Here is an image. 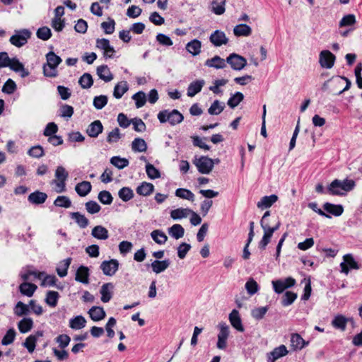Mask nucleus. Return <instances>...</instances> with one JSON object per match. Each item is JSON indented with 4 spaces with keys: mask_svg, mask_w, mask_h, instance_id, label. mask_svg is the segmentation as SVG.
I'll use <instances>...</instances> for the list:
<instances>
[{
    "mask_svg": "<svg viewBox=\"0 0 362 362\" xmlns=\"http://www.w3.org/2000/svg\"><path fill=\"white\" fill-rule=\"evenodd\" d=\"M355 187V182L352 180H334L327 187V192L331 195L342 196L350 192Z\"/></svg>",
    "mask_w": 362,
    "mask_h": 362,
    "instance_id": "1",
    "label": "nucleus"
},
{
    "mask_svg": "<svg viewBox=\"0 0 362 362\" xmlns=\"http://www.w3.org/2000/svg\"><path fill=\"white\" fill-rule=\"evenodd\" d=\"M47 63L43 66V73L47 77H56L58 74L57 68L62 62L60 57L54 52H49L46 54Z\"/></svg>",
    "mask_w": 362,
    "mask_h": 362,
    "instance_id": "2",
    "label": "nucleus"
},
{
    "mask_svg": "<svg viewBox=\"0 0 362 362\" xmlns=\"http://www.w3.org/2000/svg\"><path fill=\"white\" fill-rule=\"evenodd\" d=\"M158 119L160 123L169 122L172 126L181 123L184 116L177 110H164L158 114Z\"/></svg>",
    "mask_w": 362,
    "mask_h": 362,
    "instance_id": "3",
    "label": "nucleus"
},
{
    "mask_svg": "<svg viewBox=\"0 0 362 362\" xmlns=\"http://www.w3.org/2000/svg\"><path fill=\"white\" fill-rule=\"evenodd\" d=\"M69 176L68 172L63 166H58L55 170L56 180L53 181L55 184V191L58 193L66 190V180Z\"/></svg>",
    "mask_w": 362,
    "mask_h": 362,
    "instance_id": "4",
    "label": "nucleus"
},
{
    "mask_svg": "<svg viewBox=\"0 0 362 362\" xmlns=\"http://www.w3.org/2000/svg\"><path fill=\"white\" fill-rule=\"evenodd\" d=\"M9 67L11 70L18 71L23 65L16 58H10L6 52H0V69Z\"/></svg>",
    "mask_w": 362,
    "mask_h": 362,
    "instance_id": "5",
    "label": "nucleus"
},
{
    "mask_svg": "<svg viewBox=\"0 0 362 362\" xmlns=\"http://www.w3.org/2000/svg\"><path fill=\"white\" fill-rule=\"evenodd\" d=\"M193 163L202 174H209L214 168V161L207 156L195 158Z\"/></svg>",
    "mask_w": 362,
    "mask_h": 362,
    "instance_id": "6",
    "label": "nucleus"
},
{
    "mask_svg": "<svg viewBox=\"0 0 362 362\" xmlns=\"http://www.w3.org/2000/svg\"><path fill=\"white\" fill-rule=\"evenodd\" d=\"M226 63L228 64L234 71H241L247 66V59L235 53L229 54L226 59Z\"/></svg>",
    "mask_w": 362,
    "mask_h": 362,
    "instance_id": "7",
    "label": "nucleus"
},
{
    "mask_svg": "<svg viewBox=\"0 0 362 362\" xmlns=\"http://www.w3.org/2000/svg\"><path fill=\"white\" fill-rule=\"evenodd\" d=\"M340 272L347 275L350 269H359L360 265L354 259V255L349 253L343 256V262L340 263Z\"/></svg>",
    "mask_w": 362,
    "mask_h": 362,
    "instance_id": "8",
    "label": "nucleus"
},
{
    "mask_svg": "<svg viewBox=\"0 0 362 362\" xmlns=\"http://www.w3.org/2000/svg\"><path fill=\"white\" fill-rule=\"evenodd\" d=\"M219 333L218 334L217 348L225 349L227 346V339L230 334L229 326L226 322L218 324Z\"/></svg>",
    "mask_w": 362,
    "mask_h": 362,
    "instance_id": "9",
    "label": "nucleus"
},
{
    "mask_svg": "<svg viewBox=\"0 0 362 362\" xmlns=\"http://www.w3.org/2000/svg\"><path fill=\"white\" fill-rule=\"evenodd\" d=\"M336 57L329 50H322L319 54V64L322 68L329 69L333 67Z\"/></svg>",
    "mask_w": 362,
    "mask_h": 362,
    "instance_id": "10",
    "label": "nucleus"
},
{
    "mask_svg": "<svg viewBox=\"0 0 362 362\" xmlns=\"http://www.w3.org/2000/svg\"><path fill=\"white\" fill-rule=\"evenodd\" d=\"M272 285L274 291L276 293H281L286 288H291L296 284V280L292 277H288L285 279L272 281Z\"/></svg>",
    "mask_w": 362,
    "mask_h": 362,
    "instance_id": "11",
    "label": "nucleus"
},
{
    "mask_svg": "<svg viewBox=\"0 0 362 362\" xmlns=\"http://www.w3.org/2000/svg\"><path fill=\"white\" fill-rule=\"evenodd\" d=\"M119 268V262L115 259L102 262L100 269L106 276H113Z\"/></svg>",
    "mask_w": 362,
    "mask_h": 362,
    "instance_id": "12",
    "label": "nucleus"
},
{
    "mask_svg": "<svg viewBox=\"0 0 362 362\" xmlns=\"http://www.w3.org/2000/svg\"><path fill=\"white\" fill-rule=\"evenodd\" d=\"M96 47L103 51L104 57L112 58L115 50V48L110 45L108 40L102 38L96 40Z\"/></svg>",
    "mask_w": 362,
    "mask_h": 362,
    "instance_id": "13",
    "label": "nucleus"
},
{
    "mask_svg": "<svg viewBox=\"0 0 362 362\" xmlns=\"http://www.w3.org/2000/svg\"><path fill=\"white\" fill-rule=\"evenodd\" d=\"M209 41L215 47H221L228 44V38L223 31L216 30L210 35Z\"/></svg>",
    "mask_w": 362,
    "mask_h": 362,
    "instance_id": "14",
    "label": "nucleus"
},
{
    "mask_svg": "<svg viewBox=\"0 0 362 362\" xmlns=\"http://www.w3.org/2000/svg\"><path fill=\"white\" fill-rule=\"evenodd\" d=\"M309 344L308 341H305L303 337L297 333L291 334V347L293 351H300Z\"/></svg>",
    "mask_w": 362,
    "mask_h": 362,
    "instance_id": "15",
    "label": "nucleus"
},
{
    "mask_svg": "<svg viewBox=\"0 0 362 362\" xmlns=\"http://www.w3.org/2000/svg\"><path fill=\"white\" fill-rule=\"evenodd\" d=\"M228 320L233 328L240 332H244L245 329L242 324V320L240 318L239 312L237 310L234 309L231 311V313L229 314Z\"/></svg>",
    "mask_w": 362,
    "mask_h": 362,
    "instance_id": "16",
    "label": "nucleus"
},
{
    "mask_svg": "<svg viewBox=\"0 0 362 362\" xmlns=\"http://www.w3.org/2000/svg\"><path fill=\"white\" fill-rule=\"evenodd\" d=\"M264 234L261 239V240L259 243V247L262 250H264L267 245L270 243L271 238L274 234V231L270 228V226H261Z\"/></svg>",
    "mask_w": 362,
    "mask_h": 362,
    "instance_id": "17",
    "label": "nucleus"
},
{
    "mask_svg": "<svg viewBox=\"0 0 362 362\" xmlns=\"http://www.w3.org/2000/svg\"><path fill=\"white\" fill-rule=\"evenodd\" d=\"M350 321H352V318H348L343 315L339 314L334 316L332 321V325L341 331H345L346 325Z\"/></svg>",
    "mask_w": 362,
    "mask_h": 362,
    "instance_id": "18",
    "label": "nucleus"
},
{
    "mask_svg": "<svg viewBox=\"0 0 362 362\" xmlns=\"http://www.w3.org/2000/svg\"><path fill=\"white\" fill-rule=\"evenodd\" d=\"M204 64L208 67L214 68L216 69H224L226 66V59L218 55L206 60Z\"/></svg>",
    "mask_w": 362,
    "mask_h": 362,
    "instance_id": "19",
    "label": "nucleus"
},
{
    "mask_svg": "<svg viewBox=\"0 0 362 362\" xmlns=\"http://www.w3.org/2000/svg\"><path fill=\"white\" fill-rule=\"evenodd\" d=\"M103 126L100 120H95L90 123L87 129L86 133L88 135L93 138H96L103 132Z\"/></svg>",
    "mask_w": 362,
    "mask_h": 362,
    "instance_id": "20",
    "label": "nucleus"
},
{
    "mask_svg": "<svg viewBox=\"0 0 362 362\" xmlns=\"http://www.w3.org/2000/svg\"><path fill=\"white\" fill-rule=\"evenodd\" d=\"M114 285L112 283L104 284L100 291L101 294V300L103 303L109 302L112 297Z\"/></svg>",
    "mask_w": 362,
    "mask_h": 362,
    "instance_id": "21",
    "label": "nucleus"
},
{
    "mask_svg": "<svg viewBox=\"0 0 362 362\" xmlns=\"http://www.w3.org/2000/svg\"><path fill=\"white\" fill-rule=\"evenodd\" d=\"M277 200L278 196L276 194L264 196L257 202V206L263 210L271 207Z\"/></svg>",
    "mask_w": 362,
    "mask_h": 362,
    "instance_id": "22",
    "label": "nucleus"
},
{
    "mask_svg": "<svg viewBox=\"0 0 362 362\" xmlns=\"http://www.w3.org/2000/svg\"><path fill=\"white\" fill-rule=\"evenodd\" d=\"M186 50L192 56H197L202 52V42L199 40L194 39L186 45Z\"/></svg>",
    "mask_w": 362,
    "mask_h": 362,
    "instance_id": "23",
    "label": "nucleus"
},
{
    "mask_svg": "<svg viewBox=\"0 0 362 362\" xmlns=\"http://www.w3.org/2000/svg\"><path fill=\"white\" fill-rule=\"evenodd\" d=\"M204 83L205 82L203 79L197 80L192 82L187 88V95L191 98L194 97L196 94L202 90Z\"/></svg>",
    "mask_w": 362,
    "mask_h": 362,
    "instance_id": "24",
    "label": "nucleus"
},
{
    "mask_svg": "<svg viewBox=\"0 0 362 362\" xmlns=\"http://www.w3.org/2000/svg\"><path fill=\"white\" fill-rule=\"evenodd\" d=\"M97 74L105 82H110L113 79V75L107 65L99 66L97 68Z\"/></svg>",
    "mask_w": 362,
    "mask_h": 362,
    "instance_id": "25",
    "label": "nucleus"
},
{
    "mask_svg": "<svg viewBox=\"0 0 362 362\" xmlns=\"http://www.w3.org/2000/svg\"><path fill=\"white\" fill-rule=\"evenodd\" d=\"M89 270L85 266H81L76 271L75 280L84 284H88Z\"/></svg>",
    "mask_w": 362,
    "mask_h": 362,
    "instance_id": "26",
    "label": "nucleus"
},
{
    "mask_svg": "<svg viewBox=\"0 0 362 362\" xmlns=\"http://www.w3.org/2000/svg\"><path fill=\"white\" fill-rule=\"evenodd\" d=\"M91 235L98 240H105L108 238L109 233L108 230L105 227L96 226L92 229Z\"/></svg>",
    "mask_w": 362,
    "mask_h": 362,
    "instance_id": "27",
    "label": "nucleus"
},
{
    "mask_svg": "<svg viewBox=\"0 0 362 362\" xmlns=\"http://www.w3.org/2000/svg\"><path fill=\"white\" fill-rule=\"evenodd\" d=\"M233 33L236 37H248L252 34V28L246 24H239L233 28Z\"/></svg>",
    "mask_w": 362,
    "mask_h": 362,
    "instance_id": "28",
    "label": "nucleus"
},
{
    "mask_svg": "<svg viewBox=\"0 0 362 362\" xmlns=\"http://www.w3.org/2000/svg\"><path fill=\"white\" fill-rule=\"evenodd\" d=\"M90 317L95 322L102 320L105 317V312L102 307L93 306L89 311Z\"/></svg>",
    "mask_w": 362,
    "mask_h": 362,
    "instance_id": "29",
    "label": "nucleus"
},
{
    "mask_svg": "<svg viewBox=\"0 0 362 362\" xmlns=\"http://www.w3.org/2000/svg\"><path fill=\"white\" fill-rule=\"evenodd\" d=\"M154 191V185L150 182H143L139 185L136 192L138 194L144 197L150 195Z\"/></svg>",
    "mask_w": 362,
    "mask_h": 362,
    "instance_id": "30",
    "label": "nucleus"
},
{
    "mask_svg": "<svg viewBox=\"0 0 362 362\" xmlns=\"http://www.w3.org/2000/svg\"><path fill=\"white\" fill-rule=\"evenodd\" d=\"M42 336V332H37L35 334L30 335L24 341V346L26 347L30 353L33 352L35 348L37 340Z\"/></svg>",
    "mask_w": 362,
    "mask_h": 362,
    "instance_id": "31",
    "label": "nucleus"
},
{
    "mask_svg": "<svg viewBox=\"0 0 362 362\" xmlns=\"http://www.w3.org/2000/svg\"><path fill=\"white\" fill-rule=\"evenodd\" d=\"M47 198V194L40 191H35L28 196V201L33 204H43Z\"/></svg>",
    "mask_w": 362,
    "mask_h": 362,
    "instance_id": "32",
    "label": "nucleus"
},
{
    "mask_svg": "<svg viewBox=\"0 0 362 362\" xmlns=\"http://www.w3.org/2000/svg\"><path fill=\"white\" fill-rule=\"evenodd\" d=\"M91 184L88 181H82L75 187V190L80 197L86 196L91 191Z\"/></svg>",
    "mask_w": 362,
    "mask_h": 362,
    "instance_id": "33",
    "label": "nucleus"
},
{
    "mask_svg": "<svg viewBox=\"0 0 362 362\" xmlns=\"http://www.w3.org/2000/svg\"><path fill=\"white\" fill-rule=\"evenodd\" d=\"M169 265V259H164L161 261L155 260L151 264L153 272L156 274H160L164 272L168 268Z\"/></svg>",
    "mask_w": 362,
    "mask_h": 362,
    "instance_id": "34",
    "label": "nucleus"
},
{
    "mask_svg": "<svg viewBox=\"0 0 362 362\" xmlns=\"http://www.w3.org/2000/svg\"><path fill=\"white\" fill-rule=\"evenodd\" d=\"M192 210L188 208H178L170 211V217L173 220H180L189 216Z\"/></svg>",
    "mask_w": 362,
    "mask_h": 362,
    "instance_id": "35",
    "label": "nucleus"
},
{
    "mask_svg": "<svg viewBox=\"0 0 362 362\" xmlns=\"http://www.w3.org/2000/svg\"><path fill=\"white\" fill-rule=\"evenodd\" d=\"M128 83L125 81H122L117 83L114 88L113 96L117 98H121L124 94L128 90Z\"/></svg>",
    "mask_w": 362,
    "mask_h": 362,
    "instance_id": "36",
    "label": "nucleus"
},
{
    "mask_svg": "<svg viewBox=\"0 0 362 362\" xmlns=\"http://www.w3.org/2000/svg\"><path fill=\"white\" fill-rule=\"evenodd\" d=\"M323 208L326 211L335 216H341L344 211V208L341 205L333 204L329 202L324 204Z\"/></svg>",
    "mask_w": 362,
    "mask_h": 362,
    "instance_id": "37",
    "label": "nucleus"
},
{
    "mask_svg": "<svg viewBox=\"0 0 362 362\" xmlns=\"http://www.w3.org/2000/svg\"><path fill=\"white\" fill-rule=\"evenodd\" d=\"M168 234L172 238L178 240L185 235V229L180 224H174L168 229Z\"/></svg>",
    "mask_w": 362,
    "mask_h": 362,
    "instance_id": "38",
    "label": "nucleus"
},
{
    "mask_svg": "<svg viewBox=\"0 0 362 362\" xmlns=\"http://www.w3.org/2000/svg\"><path fill=\"white\" fill-rule=\"evenodd\" d=\"M70 216L81 228H85L89 224L88 219L79 212H72L70 214Z\"/></svg>",
    "mask_w": 362,
    "mask_h": 362,
    "instance_id": "39",
    "label": "nucleus"
},
{
    "mask_svg": "<svg viewBox=\"0 0 362 362\" xmlns=\"http://www.w3.org/2000/svg\"><path fill=\"white\" fill-rule=\"evenodd\" d=\"M151 237L158 245H164L168 240V236L163 230L159 229L153 230L151 233Z\"/></svg>",
    "mask_w": 362,
    "mask_h": 362,
    "instance_id": "40",
    "label": "nucleus"
},
{
    "mask_svg": "<svg viewBox=\"0 0 362 362\" xmlns=\"http://www.w3.org/2000/svg\"><path fill=\"white\" fill-rule=\"evenodd\" d=\"M288 353L287 348L285 345H281L276 348H275L271 353L269 359L274 362L278 358L286 356Z\"/></svg>",
    "mask_w": 362,
    "mask_h": 362,
    "instance_id": "41",
    "label": "nucleus"
},
{
    "mask_svg": "<svg viewBox=\"0 0 362 362\" xmlns=\"http://www.w3.org/2000/svg\"><path fill=\"white\" fill-rule=\"evenodd\" d=\"M86 320L82 315H78L69 320V327L73 329H81L86 326Z\"/></svg>",
    "mask_w": 362,
    "mask_h": 362,
    "instance_id": "42",
    "label": "nucleus"
},
{
    "mask_svg": "<svg viewBox=\"0 0 362 362\" xmlns=\"http://www.w3.org/2000/svg\"><path fill=\"white\" fill-rule=\"evenodd\" d=\"M71 262V259L69 257L59 263L57 267V272L60 277H64L67 275V270L70 266Z\"/></svg>",
    "mask_w": 362,
    "mask_h": 362,
    "instance_id": "43",
    "label": "nucleus"
},
{
    "mask_svg": "<svg viewBox=\"0 0 362 362\" xmlns=\"http://www.w3.org/2000/svg\"><path fill=\"white\" fill-rule=\"evenodd\" d=\"M132 149L134 152H145L147 150V144L144 139L136 138L132 143Z\"/></svg>",
    "mask_w": 362,
    "mask_h": 362,
    "instance_id": "44",
    "label": "nucleus"
},
{
    "mask_svg": "<svg viewBox=\"0 0 362 362\" xmlns=\"http://www.w3.org/2000/svg\"><path fill=\"white\" fill-rule=\"evenodd\" d=\"M28 312H33V313L40 315L42 313V308L41 305L36 304L35 300H31L28 305L24 304V315Z\"/></svg>",
    "mask_w": 362,
    "mask_h": 362,
    "instance_id": "45",
    "label": "nucleus"
},
{
    "mask_svg": "<svg viewBox=\"0 0 362 362\" xmlns=\"http://www.w3.org/2000/svg\"><path fill=\"white\" fill-rule=\"evenodd\" d=\"M175 196L191 202L194 201V194L189 189L185 188H178L175 191Z\"/></svg>",
    "mask_w": 362,
    "mask_h": 362,
    "instance_id": "46",
    "label": "nucleus"
},
{
    "mask_svg": "<svg viewBox=\"0 0 362 362\" xmlns=\"http://www.w3.org/2000/svg\"><path fill=\"white\" fill-rule=\"evenodd\" d=\"M78 83L83 89L90 88L93 83L92 76L88 73L83 74L78 80Z\"/></svg>",
    "mask_w": 362,
    "mask_h": 362,
    "instance_id": "47",
    "label": "nucleus"
},
{
    "mask_svg": "<svg viewBox=\"0 0 362 362\" xmlns=\"http://www.w3.org/2000/svg\"><path fill=\"white\" fill-rule=\"evenodd\" d=\"M110 163L117 168L122 170L129 165V160L125 158L113 156L110 158Z\"/></svg>",
    "mask_w": 362,
    "mask_h": 362,
    "instance_id": "48",
    "label": "nucleus"
},
{
    "mask_svg": "<svg viewBox=\"0 0 362 362\" xmlns=\"http://www.w3.org/2000/svg\"><path fill=\"white\" fill-rule=\"evenodd\" d=\"M245 287L250 296H253L259 291V285L253 278H250L247 281Z\"/></svg>",
    "mask_w": 362,
    "mask_h": 362,
    "instance_id": "49",
    "label": "nucleus"
},
{
    "mask_svg": "<svg viewBox=\"0 0 362 362\" xmlns=\"http://www.w3.org/2000/svg\"><path fill=\"white\" fill-rule=\"evenodd\" d=\"M132 99L135 101L136 108L142 107L146 103V95L143 91H139L134 94Z\"/></svg>",
    "mask_w": 362,
    "mask_h": 362,
    "instance_id": "50",
    "label": "nucleus"
},
{
    "mask_svg": "<svg viewBox=\"0 0 362 362\" xmlns=\"http://www.w3.org/2000/svg\"><path fill=\"white\" fill-rule=\"evenodd\" d=\"M244 99V95L240 92H236L228 100V105L231 108L237 107Z\"/></svg>",
    "mask_w": 362,
    "mask_h": 362,
    "instance_id": "51",
    "label": "nucleus"
},
{
    "mask_svg": "<svg viewBox=\"0 0 362 362\" xmlns=\"http://www.w3.org/2000/svg\"><path fill=\"white\" fill-rule=\"evenodd\" d=\"M224 104L219 100H215L208 110V112L211 115H218L224 110Z\"/></svg>",
    "mask_w": 362,
    "mask_h": 362,
    "instance_id": "52",
    "label": "nucleus"
},
{
    "mask_svg": "<svg viewBox=\"0 0 362 362\" xmlns=\"http://www.w3.org/2000/svg\"><path fill=\"white\" fill-rule=\"evenodd\" d=\"M146 172L148 177L151 180L160 177V171L153 165L149 163H147L146 165Z\"/></svg>",
    "mask_w": 362,
    "mask_h": 362,
    "instance_id": "53",
    "label": "nucleus"
},
{
    "mask_svg": "<svg viewBox=\"0 0 362 362\" xmlns=\"http://www.w3.org/2000/svg\"><path fill=\"white\" fill-rule=\"evenodd\" d=\"M59 293L57 291H49L47 293L45 302L51 307H55L57 304Z\"/></svg>",
    "mask_w": 362,
    "mask_h": 362,
    "instance_id": "54",
    "label": "nucleus"
},
{
    "mask_svg": "<svg viewBox=\"0 0 362 362\" xmlns=\"http://www.w3.org/2000/svg\"><path fill=\"white\" fill-rule=\"evenodd\" d=\"M119 197L124 202H128L134 197V192L129 187H122L118 192Z\"/></svg>",
    "mask_w": 362,
    "mask_h": 362,
    "instance_id": "55",
    "label": "nucleus"
},
{
    "mask_svg": "<svg viewBox=\"0 0 362 362\" xmlns=\"http://www.w3.org/2000/svg\"><path fill=\"white\" fill-rule=\"evenodd\" d=\"M56 206L69 208L71 205L70 199L66 196H58L54 202Z\"/></svg>",
    "mask_w": 362,
    "mask_h": 362,
    "instance_id": "56",
    "label": "nucleus"
},
{
    "mask_svg": "<svg viewBox=\"0 0 362 362\" xmlns=\"http://www.w3.org/2000/svg\"><path fill=\"white\" fill-rule=\"evenodd\" d=\"M226 0H221L218 2L214 0L212 2V11L216 15H221L225 12Z\"/></svg>",
    "mask_w": 362,
    "mask_h": 362,
    "instance_id": "57",
    "label": "nucleus"
},
{
    "mask_svg": "<svg viewBox=\"0 0 362 362\" xmlns=\"http://www.w3.org/2000/svg\"><path fill=\"white\" fill-rule=\"evenodd\" d=\"M98 198L102 204L107 205L110 204L113 200V197L110 192L106 190L100 192Z\"/></svg>",
    "mask_w": 362,
    "mask_h": 362,
    "instance_id": "58",
    "label": "nucleus"
},
{
    "mask_svg": "<svg viewBox=\"0 0 362 362\" xmlns=\"http://www.w3.org/2000/svg\"><path fill=\"white\" fill-rule=\"evenodd\" d=\"M107 103V97L106 95L95 96L93 99V106L97 110L103 109Z\"/></svg>",
    "mask_w": 362,
    "mask_h": 362,
    "instance_id": "59",
    "label": "nucleus"
},
{
    "mask_svg": "<svg viewBox=\"0 0 362 362\" xmlns=\"http://www.w3.org/2000/svg\"><path fill=\"white\" fill-rule=\"evenodd\" d=\"M28 154L33 158H39L44 156V149L40 145L34 146L28 150Z\"/></svg>",
    "mask_w": 362,
    "mask_h": 362,
    "instance_id": "60",
    "label": "nucleus"
},
{
    "mask_svg": "<svg viewBox=\"0 0 362 362\" xmlns=\"http://www.w3.org/2000/svg\"><path fill=\"white\" fill-rule=\"evenodd\" d=\"M297 298V295L291 291H287L285 293L282 298V305L284 306H288L291 305Z\"/></svg>",
    "mask_w": 362,
    "mask_h": 362,
    "instance_id": "61",
    "label": "nucleus"
},
{
    "mask_svg": "<svg viewBox=\"0 0 362 362\" xmlns=\"http://www.w3.org/2000/svg\"><path fill=\"white\" fill-rule=\"evenodd\" d=\"M60 116L64 118L69 119L72 117L74 114V107L71 105L64 104L60 107Z\"/></svg>",
    "mask_w": 362,
    "mask_h": 362,
    "instance_id": "62",
    "label": "nucleus"
},
{
    "mask_svg": "<svg viewBox=\"0 0 362 362\" xmlns=\"http://www.w3.org/2000/svg\"><path fill=\"white\" fill-rule=\"evenodd\" d=\"M85 206H86V211L90 214H97L98 213L100 209H101V207L95 201H89V202H87L86 204H85Z\"/></svg>",
    "mask_w": 362,
    "mask_h": 362,
    "instance_id": "63",
    "label": "nucleus"
},
{
    "mask_svg": "<svg viewBox=\"0 0 362 362\" xmlns=\"http://www.w3.org/2000/svg\"><path fill=\"white\" fill-rule=\"evenodd\" d=\"M51 35V30L47 26L40 28L37 31V37L42 40H49Z\"/></svg>",
    "mask_w": 362,
    "mask_h": 362,
    "instance_id": "64",
    "label": "nucleus"
}]
</instances>
